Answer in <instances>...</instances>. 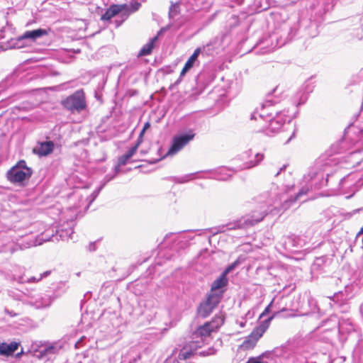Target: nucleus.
I'll list each match as a JSON object with an SVG mask.
<instances>
[{"instance_id":"nucleus-22","label":"nucleus","mask_w":363,"mask_h":363,"mask_svg":"<svg viewBox=\"0 0 363 363\" xmlns=\"http://www.w3.org/2000/svg\"><path fill=\"white\" fill-rule=\"evenodd\" d=\"M282 123L275 118L269 120V129L272 132H275L281 128Z\"/></svg>"},{"instance_id":"nucleus-16","label":"nucleus","mask_w":363,"mask_h":363,"mask_svg":"<svg viewBox=\"0 0 363 363\" xmlns=\"http://www.w3.org/2000/svg\"><path fill=\"white\" fill-rule=\"evenodd\" d=\"M52 301H53V299L52 298V297L50 296L44 295V296H40L39 298H38L35 301V304L37 308L48 307L52 303Z\"/></svg>"},{"instance_id":"nucleus-38","label":"nucleus","mask_w":363,"mask_h":363,"mask_svg":"<svg viewBox=\"0 0 363 363\" xmlns=\"http://www.w3.org/2000/svg\"><path fill=\"white\" fill-rule=\"evenodd\" d=\"M80 342H81V341H78V342L76 343V345H75L76 347H79Z\"/></svg>"},{"instance_id":"nucleus-30","label":"nucleus","mask_w":363,"mask_h":363,"mask_svg":"<svg viewBox=\"0 0 363 363\" xmlns=\"http://www.w3.org/2000/svg\"><path fill=\"white\" fill-rule=\"evenodd\" d=\"M216 349H214L213 347H210L208 350L203 351L201 352V354L203 356H209V355H213V354H216Z\"/></svg>"},{"instance_id":"nucleus-6","label":"nucleus","mask_w":363,"mask_h":363,"mask_svg":"<svg viewBox=\"0 0 363 363\" xmlns=\"http://www.w3.org/2000/svg\"><path fill=\"white\" fill-rule=\"evenodd\" d=\"M267 213L265 211H262L259 213L254 212L251 216V218H244L238 220L236 223L230 224L229 229L236 228H245L249 226H252L259 222H260L266 216Z\"/></svg>"},{"instance_id":"nucleus-32","label":"nucleus","mask_w":363,"mask_h":363,"mask_svg":"<svg viewBox=\"0 0 363 363\" xmlns=\"http://www.w3.org/2000/svg\"><path fill=\"white\" fill-rule=\"evenodd\" d=\"M49 274L48 272H45V273H43V274H40V277L39 278H35V277H30L28 280V282H35V281H40L43 277H45L47 276L48 274Z\"/></svg>"},{"instance_id":"nucleus-1","label":"nucleus","mask_w":363,"mask_h":363,"mask_svg":"<svg viewBox=\"0 0 363 363\" xmlns=\"http://www.w3.org/2000/svg\"><path fill=\"white\" fill-rule=\"evenodd\" d=\"M224 323V316L216 315L211 321L199 325L190 335L191 340L183 347V359L189 358L196 350L201 347L206 340L216 333Z\"/></svg>"},{"instance_id":"nucleus-10","label":"nucleus","mask_w":363,"mask_h":363,"mask_svg":"<svg viewBox=\"0 0 363 363\" xmlns=\"http://www.w3.org/2000/svg\"><path fill=\"white\" fill-rule=\"evenodd\" d=\"M264 330L262 328L254 330L251 334L243 341L241 347L243 350L252 349L257 344L258 340L262 336Z\"/></svg>"},{"instance_id":"nucleus-25","label":"nucleus","mask_w":363,"mask_h":363,"mask_svg":"<svg viewBox=\"0 0 363 363\" xmlns=\"http://www.w3.org/2000/svg\"><path fill=\"white\" fill-rule=\"evenodd\" d=\"M150 125H151L149 121L146 122L144 124L143 128L142 130L140 131L139 137L138 138V143H141L143 142V135H144L145 131L150 128Z\"/></svg>"},{"instance_id":"nucleus-39","label":"nucleus","mask_w":363,"mask_h":363,"mask_svg":"<svg viewBox=\"0 0 363 363\" xmlns=\"http://www.w3.org/2000/svg\"><path fill=\"white\" fill-rule=\"evenodd\" d=\"M301 194H302V193H301V192H299V193L298 194V196H299Z\"/></svg>"},{"instance_id":"nucleus-36","label":"nucleus","mask_w":363,"mask_h":363,"mask_svg":"<svg viewBox=\"0 0 363 363\" xmlns=\"http://www.w3.org/2000/svg\"><path fill=\"white\" fill-rule=\"evenodd\" d=\"M284 168H285V166H284L283 167L280 168V170L276 174L275 176H278L280 174L281 171H282Z\"/></svg>"},{"instance_id":"nucleus-27","label":"nucleus","mask_w":363,"mask_h":363,"mask_svg":"<svg viewBox=\"0 0 363 363\" xmlns=\"http://www.w3.org/2000/svg\"><path fill=\"white\" fill-rule=\"evenodd\" d=\"M140 145V143H138V140H137V143L135 144V145L130 148L125 154H124L125 157L128 158V160L130 159L137 151L138 147Z\"/></svg>"},{"instance_id":"nucleus-21","label":"nucleus","mask_w":363,"mask_h":363,"mask_svg":"<svg viewBox=\"0 0 363 363\" xmlns=\"http://www.w3.org/2000/svg\"><path fill=\"white\" fill-rule=\"evenodd\" d=\"M263 158H264V155L262 154L257 153L255 155V161L251 160V161L247 162L242 168L248 169V168L255 167L257 164H258L263 160Z\"/></svg>"},{"instance_id":"nucleus-23","label":"nucleus","mask_w":363,"mask_h":363,"mask_svg":"<svg viewBox=\"0 0 363 363\" xmlns=\"http://www.w3.org/2000/svg\"><path fill=\"white\" fill-rule=\"evenodd\" d=\"M194 137V133L192 130H189L186 133H183V146L187 144Z\"/></svg>"},{"instance_id":"nucleus-9","label":"nucleus","mask_w":363,"mask_h":363,"mask_svg":"<svg viewBox=\"0 0 363 363\" xmlns=\"http://www.w3.org/2000/svg\"><path fill=\"white\" fill-rule=\"evenodd\" d=\"M218 303L217 298L210 296L208 299L201 303L198 309L199 315L202 318L208 317Z\"/></svg>"},{"instance_id":"nucleus-24","label":"nucleus","mask_w":363,"mask_h":363,"mask_svg":"<svg viewBox=\"0 0 363 363\" xmlns=\"http://www.w3.org/2000/svg\"><path fill=\"white\" fill-rule=\"evenodd\" d=\"M51 240V237L50 235H46L45 233H43L40 236L38 237L36 239V242L35 243V245H41L43 242L50 241Z\"/></svg>"},{"instance_id":"nucleus-5","label":"nucleus","mask_w":363,"mask_h":363,"mask_svg":"<svg viewBox=\"0 0 363 363\" xmlns=\"http://www.w3.org/2000/svg\"><path fill=\"white\" fill-rule=\"evenodd\" d=\"M182 150V133L176 134L171 140L169 148L165 151L163 148L160 147L158 150V155L160 158L157 161L162 160L165 158H172L176 155Z\"/></svg>"},{"instance_id":"nucleus-34","label":"nucleus","mask_w":363,"mask_h":363,"mask_svg":"<svg viewBox=\"0 0 363 363\" xmlns=\"http://www.w3.org/2000/svg\"><path fill=\"white\" fill-rule=\"evenodd\" d=\"M5 313L12 317L16 315V314L15 313H13L12 311H9V310L7 308L5 309Z\"/></svg>"},{"instance_id":"nucleus-11","label":"nucleus","mask_w":363,"mask_h":363,"mask_svg":"<svg viewBox=\"0 0 363 363\" xmlns=\"http://www.w3.org/2000/svg\"><path fill=\"white\" fill-rule=\"evenodd\" d=\"M48 30L39 28L36 30L26 31L21 38L22 39H31L33 40H35L38 38L48 35Z\"/></svg>"},{"instance_id":"nucleus-14","label":"nucleus","mask_w":363,"mask_h":363,"mask_svg":"<svg viewBox=\"0 0 363 363\" xmlns=\"http://www.w3.org/2000/svg\"><path fill=\"white\" fill-rule=\"evenodd\" d=\"M61 347L57 343H53L42 347L40 350V354L41 356L55 354L58 353Z\"/></svg>"},{"instance_id":"nucleus-33","label":"nucleus","mask_w":363,"mask_h":363,"mask_svg":"<svg viewBox=\"0 0 363 363\" xmlns=\"http://www.w3.org/2000/svg\"><path fill=\"white\" fill-rule=\"evenodd\" d=\"M272 303H273V301L269 304V306L265 308V310L264 311V312L262 313L261 316H263L268 311H269V307L272 305Z\"/></svg>"},{"instance_id":"nucleus-2","label":"nucleus","mask_w":363,"mask_h":363,"mask_svg":"<svg viewBox=\"0 0 363 363\" xmlns=\"http://www.w3.org/2000/svg\"><path fill=\"white\" fill-rule=\"evenodd\" d=\"M140 6V4L135 2L134 4H113L111 5L106 11L101 16L102 21H109L116 15L120 14L123 18V21L125 20L130 13L138 11Z\"/></svg>"},{"instance_id":"nucleus-13","label":"nucleus","mask_w":363,"mask_h":363,"mask_svg":"<svg viewBox=\"0 0 363 363\" xmlns=\"http://www.w3.org/2000/svg\"><path fill=\"white\" fill-rule=\"evenodd\" d=\"M19 344L13 342L9 344L3 342L0 344V354L9 356L13 354V352L18 349Z\"/></svg>"},{"instance_id":"nucleus-12","label":"nucleus","mask_w":363,"mask_h":363,"mask_svg":"<svg viewBox=\"0 0 363 363\" xmlns=\"http://www.w3.org/2000/svg\"><path fill=\"white\" fill-rule=\"evenodd\" d=\"M54 144L51 141L42 143L34 149V152L40 156H45L53 150Z\"/></svg>"},{"instance_id":"nucleus-4","label":"nucleus","mask_w":363,"mask_h":363,"mask_svg":"<svg viewBox=\"0 0 363 363\" xmlns=\"http://www.w3.org/2000/svg\"><path fill=\"white\" fill-rule=\"evenodd\" d=\"M63 106L72 112L80 113L86 108V104L83 91H77L67 97L62 102Z\"/></svg>"},{"instance_id":"nucleus-35","label":"nucleus","mask_w":363,"mask_h":363,"mask_svg":"<svg viewBox=\"0 0 363 363\" xmlns=\"http://www.w3.org/2000/svg\"><path fill=\"white\" fill-rule=\"evenodd\" d=\"M228 177H229V176H228V177H224V176L223 177V176H220V177H219V179H220V180H226V179L228 178Z\"/></svg>"},{"instance_id":"nucleus-17","label":"nucleus","mask_w":363,"mask_h":363,"mask_svg":"<svg viewBox=\"0 0 363 363\" xmlns=\"http://www.w3.org/2000/svg\"><path fill=\"white\" fill-rule=\"evenodd\" d=\"M157 40V36L154 37L152 38L147 43H146L140 50L139 52L140 56H145L152 52L153 48H154V43Z\"/></svg>"},{"instance_id":"nucleus-7","label":"nucleus","mask_w":363,"mask_h":363,"mask_svg":"<svg viewBox=\"0 0 363 363\" xmlns=\"http://www.w3.org/2000/svg\"><path fill=\"white\" fill-rule=\"evenodd\" d=\"M181 234L180 233H171L163 238L162 242L160 244L161 248L169 247L174 250H179L181 248L180 242H181Z\"/></svg>"},{"instance_id":"nucleus-31","label":"nucleus","mask_w":363,"mask_h":363,"mask_svg":"<svg viewBox=\"0 0 363 363\" xmlns=\"http://www.w3.org/2000/svg\"><path fill=\"white\" fill-rule=\"evenodd\" d=\"M102 189V186H100L98 189H96L91 194V199H90V201H89V204L91 203H92L95 199L98 196L100 191Z\"/></svg>"},{"instance_id":"nucleus-19","label":"nucleus","mask_w":363,"mask_h":363,"mask_svg":"<svg viewBox=\"0 0 363 363\" xmlns=\"http://www.w3.org/2000/svg\"><path fill=\"white\" fill-rule=\"evenodd\" d=\"M128 160V158H126V157H125V155H122L121 157H120L118 158V166H116V167H115V169H114V174H113V176H111V177H108V175H107V176L106 177V178H107V179H106V182H109L110 180L113 179L114 178V177H115V176L117 174V173L118 172V171H119V167H120V166L125 165V164L127 163Z\"/></svg>"},{"instance_id":"nucleus-28","label":"nucleus","mask_w":363,"mask_h":363,"mask_svg":"<svg viewBox=\"0 0 363 363\" xmlns=\"http://www.w3.org/2000/svg\"><path fill=\"white\" fill-rule=\"evenodd\" d=\"M246 363H268L263 357L259 356L256 357H250Z\"/></svg>"},{"instance_id":"nucleus-8","label":"nucleus","mask_w":363,"mask_h":363,"mask_svg":"<svg viewBox=\"0 0 363 363\" xmlns=\"http://www.w3.org/2000/svg\"><path fill=\"white\" fill-rule=\"evenodd\" d=\"M180 4L177 2L172 4L169 11V28H179L182 26V14H181Z\"/></svg>"},{"instance_id":"nucleus-18","label":"nucleus","mask_w":363,"mask_h":363,"mask_svg":"<svg viewBox=\"0 0 363 363\" xmlns=\"http://www.w3.org/2000/svg\"><path fill=\"white\" fill-rule=\"evenodd\" d=\"M228 283V280L226 278V274H225L223 272V274L216 279L215 280L211 286L212 290H217L219 289L223 286H225Z\"/></svg>"},{"instance_id":"nucleus-20","label":"nucleus","mask_w":363,"mask_h":363,"mask_svg":"<svg viewBox=\"0 0 363 363\" xmlns=\"http://www.w3.org/2000/svg\"><path fill=\"white\" fill-rule=\"evenodd\" d=\"M59 236L62 240H68L69 239L72 240V234L74 233V230L72 228H69L67 229H62L58 231Z\"/></svg>"},{"instance_id":"nucleus-26","label":"nucleus","mask_w":363,"mask_h":363,"mask_svg":"<svg viewBox=\"0 0 363 363\" xmlns=\"http://www.w3.org/2000/svg\"><path fill=\"white\" fill-rule=\"evenodd\" d=\"M140 145V143H138V140H137V143L135 144V145L130 148L125 154H124L125 157L128 158V160L130 159L137 151L138 147Z\"/></svg>"},{"instance_id":"nucleus-15","label":"nucleus","mask_w":363,"mask_h":363,"mask_svg":"<svg viewBox=\"0 0 363 363\" xmlns=\"http://www.w3.org/2000/svg\"><path fill=\"white\" fill-rule=\"evenodd\" d=\"M199 48H197L194 50V53L191 55L187 62L185 63L184 67H183V75L186 72L189 70L193 67L194 64L195 63L199 57Z\"/></svg>"},{"instance_id":"nucleus-3","label":"nucleus","mask_w":363,"mask_h":363,"mask_svg":"<svg viewBox=\"0 0 363 363\" xmlns=\"http://www.w3.org/2000/svg\"><path fill=\"white\" fill-rule=\"evenodd\" d=\"M33 174L32 169L26 165L24 160H20L7 172V179L11 183H21L29 179Z\"/></svg>"},{"instance_id":"nucleus-37","label":"nucleus","mask_w":363,"mask_h":363,"mask_svg":"<svg viewBox=\"0 0 363 363\" xmlns=\"http://www.w3.org/2000/svg\"><path fill=\"white\" fill-rule=\"evenodd\" d=\"M245 325V322H240V326L242 327V328L244 327Z\"/></svg>"},{"instance_id":"nucleus-29","label":"nucleus","mask_w":363,"mask_h":363,"mask_svg":"<svg viewBox=\"0 0 363 363\" xmlns=\"http://www.w3.org/2000/svg\"><path fill=\"white\" fill-rule=\"evenodd\" d=\"M239 264H240V262L238 260L235 261L233 263H232L230 265H229L225 269V270L223 272V273L227 275L229 272L233 271Z\"/></svg>"}]
</instances>
